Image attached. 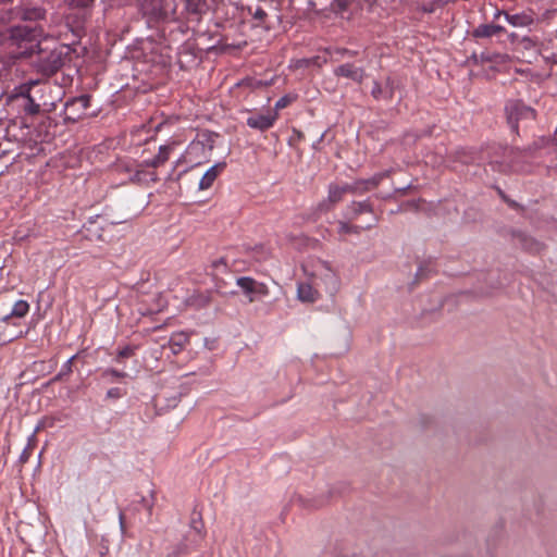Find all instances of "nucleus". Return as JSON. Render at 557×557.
<instances>
[{
	"instance_id": "obj_1",
	"label": "nucleus",
	"mask_w": 557,
	"mask_h": 557,
	"mask_svg": "<svg viewBox=\"0 0 557 557\" xmlns=\"http://www.w3.org/2000/svg\"><path fill=\"white\" fill-rule=\"evenodd\" d=\"M17 16L25 21L39 20L44 16V12L40 9H32L9 11L5 14L0 15V45L5 42L16 45L18 48L24 49L22 53L33 54L37 51L40 54L41 70L46 73L55 72L62 64L61 51H57L55 49L47 51V48H40L39 39L44 35V30L40 27L21 25L8 28L5 24Z\"/></svg>"
},
{
	"instance_id": "obj_8",
	"label": "nucleus",
	"mask_w": 557,
	"mask_h": 557,
	"mask_svg": "<svg viewBox=\"0 0 557 557\" xmlns=\"http://www.w3.org/2000/svg\"><path fill=\"white\" fill-rule=\"evenodd\" d=\"M277 120V113H267V114H255L247 119V125L251 128L259 131H267L273 126L274 122Z\"/></svg>"
},
{
	"instance_id": "obj_24",
	"label": "nucleus",
	"mask_w": 557,
	"mask_h": 557,
	"mask_svg": "<svg viewBox=\"0 0 557 557\" xmlns=\"http://www.w3.org/2000/svg\"><path fill=\"white\" fill-rule=\"evenodd\" d=\"M67 2L72 7L85 8L91 4L94 0H67Z\"/></svg>"
},
{
	"instance_id": "obj_4",
	"label": "nucleus",
	"mask_w": 557,
	"mask_h": 557,
	"mask_svg": "<svg viewBox=\"0 0 557 557\" xmlns=\"http://www.w3.org/2000/svg\"><path fill=\"white\" fill-rule=\"evenodd\" d=\"M508 122L511 125L512 129H517L518 122L520 120H533L535 117V112L533 109L524 106L519 101H512L506 107Z\"/></svg>"
},
{
	"instance_id": "obj_2",
	"label": "nucleus",
	"mask_w": 557,
	"mask_h": 557,
	"mask_svg": "<svg viewBox=\"0 0 557 557\" xmlns=\"http://www.w3.org/2000/svg\"><path fill=\"white\" fill-rule=\"evenodd\" d=\"M304 271L312 278L311 283H300L297 288V297L302 302H314L320 294L312 284L321 281L327 289L334 290L337 286V278L333 270L319 259L308 261L304 264Z\"/></svg>"
},
{
	"instance_id": "obj_36",
	"label": "nucleus",
	"mask_w": 557,
	"mask_h": 557,
	"mask_svg": "<svg viewBox=\"0 0 557 557\" xmlns=\"http://www.w3.org/2000/svg\"><path fill=\"white\" fill-rule=\"evenodd\" d=\"M73 359H74V357L70 358V359L67 360V362H66V368H67V370H69V371H70V369H71L70 367H71V363H72V360H73Z\"/></svg>"
},
{
	"instance_id": "obj_26",
	"label": "nucleus",
	"mask_w": 557,
	"mask_h": 557,
	"mask_svg": "<svg viewBox=\"0 0 557 557\" xmlns=\"http://www.w3.org/2000/svg\"><path fill=\"white\" fill-rule=\"evenodd\" d=\"M479 58H480V60H481V61H487V62H491V61H493L494 59H504V55H502V54H495L494 57H492L490 53H485V52H483V53H481V54H480V57H479Z\"/></svg>"
},
{
	"instance_id": "obj_11",
	"label": "nucleus",
	"mask_w": 557,
	"mask_h": 557,
	"mask_svg": "<svg viewBox=\"0 0 557 557\" xmlns=\"http://www.w3.org/2000/svg\"><path fill=\"white\" fill-rule=\"evenodd\" d=\"M506 21L513 27H527L534 23V17L530 13L508 14L504 13Z\"/></svg>"
},
{
	"instance_id": "obj_33",
	"label": "nucleus",
	"mask_w": 557,
	"mask_h": 557,
	"mask_svg": "<svg viewBox=\"0 0 557 557\" xmlns=\"http://www.w3.org/2000/svg\"><path fill=\"white\" fill-rule=\"evenodd\" d=\"M119 520H120V528L124 532L125 525H124V515L123 513H120Z\"/></svg>"
},
{
	"instance_id": "obj_6",
	"label": "nucleus",
	"mask_w": 557,
	"mask_h": 557,
	"mask_svg": "<svg viewBox=\"0 0 557 557\" xmlns=\"http://www.w3.org/2000/svg\"><path fill=\"white\" fill-rule=\"evenodd\" d=\"M356 189L357 187L350 184H331L329 186L327 198L320 205V207H325V210H329L334 205L342 201L346 194L352 193Z\"/></svg>"
},
{
	"instance_id": "obj_10",
	"label": "nucleus",
	"mask_w": 557,
	"mask_h": 557,
	"mask_svg": "<svg viewBox=\"0 0 557 557\" xmlns=\"http://www.w3.org/2000/svg\"><path fill=\"white\" fill-rule=\"evenodd\" d=\"M505 32V27L495 24H481L472 32L475 38H490Z\"/></svg>"
},
{
	"instance_id": "obj_25",
	"label": "nucleus",
	"mask_w": 557,
	"mask_h": 557,
	"mask_svg": "<svg viewBox=\"0 0 557 557\" xmlns=\"http://www.w3.org/2000/svg\"><path fill=\"white\" fill-rule=\"evenodd\" d=\"M133 354H134V349L129 346H126L119 350L116 360H120L121 358L131 357Z\"/></svg>"
},
{
	"instance_id": "obj_34",
	"label": "nucleus",
	"mask_w": 557,
	"mask_h": 557,
	"mask_svg": "<svg viewBox=\"0 0 557 557\" xmlns=\"http://www.w3.org/2000/svg\"><path fill=\"white\" fill-rule=\"evenodd\" d=\"M255 16L257 18H263V16H265V13L262 10H257L256 13H255Z\"/></svg>"
},
{
	"instance_id": "obj_28",
	"label": "nucleus",
	"mask_w": 557,
	"mask_h": 557,
	"mask_svg": "<svg viewBox=\"0 0 557 557\" xmlns=\"http://www.w3.org/2000/svg\"><path fill=\"white\" fill-rule=\"evenodd\" d=\"M311 63V60L309 59H300L293 62V66L295 67H304L308 66Z\"/></svg>"
},
{
	"instance_id": "obj_19",
	"label": "nucleus",
	"mask_w": 557,
	"mask_h": 557,
	"mask_svg": "<svg viewBox=\"0 0 557 557\" xmlns=\"http://www.w3.org/2000/svg\"><path fill=\"white\" fill-rule=\"evenodd\" d=\"M172 150L171 145H164L159 148V153L157 154V162H162L164 164L170 156V152Z\"/></svg>"
},
{
	"instance_id": "obj_27",
	"label": "nucleus",
	"mask_w": 557,
	"mask_h": 557,
	"mask_svg": "<svg viewBox=\"0 0 557 557\" xmlns=\"http://www.w3.org/2000/svg\"><path fill=\"white\" fill-rule=\"evenodd\" d=\"M141 165L156 169V168L162 165V162H157V156H156L154 158H152L150 160L144 161V163Z\"/></svg>"
},
{
	"instance_id": "obj_13",
	"label": "nucleus",
	"mask_w": 557,
	"mask_h": 557,
	"mask_svg": "<svg viewBox=\"0 0 557 557\" xmlns=\"http://www.w3.org/2000/svg\"><path fill=\"white\" fill-rule=\"evenodd\" d=\"M189 336L184 332L175 333L172 335L169 346L174 355L182 351V349L188 344Z\"/></svg>"
},
{
	"instance_id": "obj_3",
	"label": "nucleus",
	"mask_w": 557,
	"mask_h": 557,
	"mask_svg": "<svg viewBox=\"0 0 557 557\" xmlns=\"http://www.w3.org/2000/svg\"><path fill=\"white\" fill-rule=\"evenodd\" d=\"M360 215H367L364 222L360 224L361 228H369L377 222V216L373 213L368 201L352 202L345 210V218L349 221L356 220Z\"/></svg>"
},
{
	"instance_id": "obj_31",
	"label": "nucleus",
	"mask_w": 557,
	"mask_h": 557,
	"mask_svg": "<svg viewBox=\"0 0 557 557\" xmlns=\"http://www.w3.org/2000/svg\"><path fill=\"white\" fill-rule=\"evenodd\" d=\"M522 42L524 44V47H525V48L532 47V46L534 45L533 39H532V38H530V37H524V38L522 39Z\"/></svg>"
},
{
	"instance_id": "obj_9",
	"label": "nucleus",
	"mask_w": 557,
	"mask_h": 557,
	"mask_svg": "<svg viewBox=\"0 0 557 557\" xmlns=\"http://www.w3.org/2000/svg\"><path fill=\"white\" fill-rule=\"evenodd\" d=\"M224 168H225L224 162H220V163L212 165L201 177V180L199 182V189H201V190L209 189L212 186V184L214 183V181L216 180V177L220 175V173L223 171Z\"/></svg>"
},
{
	"instance_id": "obj_14",
	"label": "nucleus",
	"mask_w": 557,
	"mask_h": 557,
	"mask_svg": "<svg viewBox=\"0 0 557 557\" xmlns=\"http://www.w3.org/2000/svg\"><path fill=\"white\" fill-rule=\"evenodd\" d=\"M144 165H139V169L136 170L133 181L141 184L154 183L158 181V176L154 171H147L143 169Z\"/></svg>"
},
{
	"instance_id": "obj_37",
	"label": "nucleus",
	"mask_w": 557,
	"mask_h": 557,
	"mask_svg": "<svg viewBox=\"0 0 557 557\" xmlns=\"http://www.w3.org/2000/svg\"><path fill=\"white\" fill-rule=\"evenodd\" d=\"M509 38L511 41H513L517 38V35L515 33L509 35Z\"/></svg>"
},
{
	"instance_id": "obj_21",
	"label": "nucleus",
	"mask_w": 557,
	"mask_h": 557,
	"mask_svg": "<svg viewBox=\"0 0 557 557\" xmlns=\"http://www.w3.org/2000/svg\"><path fill=\"white\" fill-rule=\"evenodd\" d=\"M435 423V420L429 416H421L418 419V424L421 429H426L432 426Z\"/></svg>"
},
{
	"instance_id": "obj_5",
	"label": "nucleus",
	"mask_w": 557,
	"mask_h": 557,
	"mask_svg": "<svg viewBox=\"0 0 557 557\" xmlns=\"http://www.w3.org/2000/svg\"><path fill=\"white\" fill-rule=\"evenodd\" d=\"M236 284L248 296L250 302L255 301V295L267 296L269 288L264 283L255 281L249 276L238 277Z\"/></svg>"
},
{
	"instance_id": "obj_20",
	"label": "nucleus",
	"mask_w": 557,
	"mask_h": 557,
	"mask_svg": "<svg viewBox=\"0 0 557 557\" xmlns=\"http://www.w3.org/2000/svg\"><path fill=\"white\" fill-rule=\"evenodd\" d=\"M294 100V98L292 96H283L282 98H280L276 103H275V107H274V112L277 113L278 110H282L284 108H286L288 104L292 103V101Z\"/></svg>"
},
{
	"instance_id": "obj_15",
	"label": "nucleus",
	"mask_w": 557,
	"mask_h": 557,
	"mask_svg": "<svg viewBox=\"0 0 557 557\" xmlns=\"http://www.w3.org/2000/svg\"><path fill=\"white\" fill-rule=\"evenodd\" d=\"M29 311V305L26 300H17L11 311V317L23 318Z\"/></svg>"
},
{
	"instance_id": "obj_7",
	"label": "nucleus",
	"mask_w": 557,
	"mask_h": 557,
	"mask_svg": "<svg viewBox=\"0 0 557 557\" xmlns=\"http://www.w3.org/2000/svg\"><path fill=\"white\" fill-rule=\"evenodd\" d=\"M90 104V97L87 95L79 96L66 102V113L69 119H79L86 114Z\"/></svg>"
},
{
	"instance_id": "obj_30",
	"label": "nucleus",
	"mask_w": 557,
	"mask_h": 557,
	"mask_svg": "<svg viewBox=\"0 0 557 557\" xmlns=\"http://www.w3.org/2000/svg\"><path fill=\"white\" fill-rule=\"evenodd\" d=\"M335 5L339 9V10H345L346 7H347V0H335Z\"/></svg>"
},
{
	"instance_id": "obj_18",
	"label": "nucleus",
	"mask_w": 557,
	"mask_h": 557,
	"mask_svg": "<svg viewBox=\"0 0 557 557\" xmlns=\"http://www.w3.org/2000/svg\"><path fill=\"white\" fill-rule=\"evenodd\" d=\"M25 99H26V103L24 106L25 112L28 113V114H32V115L37 114L39 112V108H40L39 104L36 103L32 99L30 96H27Z\"/></svg>"
},
{
	"instance_id": "obj_22",
	"label": "nucleus",
	"mask_w": 557,
	"mask_h": 557,
	"mask_svg": "<svg viewBox=\"0 0 557 557\" xmlns=\"http://www.w3.org/2000/svg\"><path fill=\"white\" fill-rule=\"evenodd\" d=\"M127 374L125 372H122V371H117V370H114V369H107L104 372H103V376L104 377H111V379H123L125 377Z\"/></svg>"
},
{
	"instance_id": "obj_35",
	"label": "nucleus",
	"mask_w": 557,
	"mask_h": 557,
	"mask_svg": "<svg viewBox=\"0 0 557 557\" xmlns=\"http://www.w3.org/2000/svg\"><path fill=\"white\" fill-rule=\"evenodd\" d=\"M504 11L497 10L494 14V18H498L499 16L504 15Z\"/></svg>"
},
{
	"instance_id": "obj_23",
	"label": "nucleus",
	"mask_w": 557,
	"mask_h": 557,
	"mask_svg": "<svg viewBox=\"0 0 557 557\" xmlns=\"http://www.w3.org/2000/svg\"><path fill=\"white\" fill-rule=\"evenodd\" d=\"M40 429V425H38L36 429H35V432H38ZM34 443H35V434H33L29 438H28V445H27V448L24 450V453L22 454V460H27L28 459V456L29 454L27 453V449H33L34 447Z\"/></svg>"
},
{
	"instance_id": "obj_32",
	"label": "nucleus",
	"mask_w": 557,
	"mask_h": 557,
	"mask_svg": "<svg viewBox=\"0 0 557 557\" xmlns=\"http://www.w3.org/2000/svg\"><path fill=\"white\" fill-rule=\"evenodd\" d=\"M426 275V268L425 267H420L418 272H417V277H423Z\"/></svg>"
},
{
	"instance_id": "obj_29",
	"label": "nucleus",
	"mask_w": 557,
	"mask_h": 557,
	"mask_svg": "<svg viewBox=\"0 0 557 557\" xmlns=\"http://www.w3.org/2000/svg\"><path fill=\"white\" fill-rule=\"evenodd\" d=\"M109 398H119L121 397V392L119 388H110L107 393Z\"/></svg>"
},
{
	"instance_id": "obj_17",
	"label": "nucleus",
	"mask_w": 557,
	"mask_h": 557,
	"mask_svg": "<svg viewBox=\"0 0 557 557\" xmlns=\"http://www.w3.org/2000/svg\"><path fill=\"white\" fill-rule=\"evenodd\" d=\"M523 247L532 252H539L542 250L543 245L531 237H523Z\"/></svg>"
},
{
	"instance_id": "obj_16",
	"label": "nucleus",
	"mask_w": 557,
	"mask_h": 557,
	"mask_svg": "<svg viewBox=\"0 0 557 557\" xmlns=\"http://www.w3.org/2000/svg\"><path fill=\"white\" fill-rule=\"evenodd\" d=\"M360 230H362L360 227V224L359 225H352V224H350L349 220L348 221H339L338 222V233L341 235L358 233Z\"/></svg>"
},
{
	"instance_id": "obj_12",
	"label": "nucleus",
	"mask_w": 557,
	"mask_h": 557,
	"mask_svg": "<svg viewBox=\"0 0 557 557\" xmlns=\"http://www.w3.org/2000/svg\"><path fill=\"white\" fill-rule=\"evenodd\" d=\"M337 76L349 78L354 82H360L362 79V71L352 64H343L335 69Z\"/></svg>"
}]
</instances>
